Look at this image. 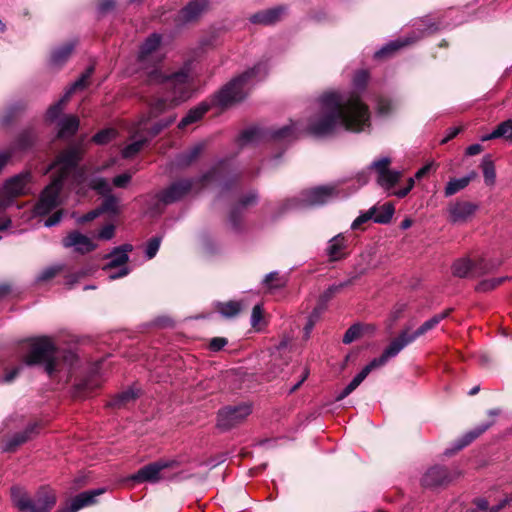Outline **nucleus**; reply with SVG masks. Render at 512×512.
<instances>
[{
	"label": "nucleus",
	"instance_id": "nucleus-1",
	"mask_svg": "<svg viewBox=\"0 0 512 512\" xmlns=\"http://www.w3.org/2000/svg\"><path fill=\"white\" fill-rule=\"evenodd\" d=\"M369 79L366 70H359L353 78L354 91L342 93L330 90L323 93L310 107L305 127L292 122L280 129L266 130L257 126L244 130L238 142L240 146L254 145L263 141H290L306 131L315 137H328L339 131L364 132L370 128L368 106L357 94L365 88Z\"/></svg>",
	"mask_w": 512,
	"mask_h": 512
},
{
	"label": "nucleus",
	"instance_id": "nucleus-2",
	"mask_svg": "<svg viewBox=\"0 0 512 512\" xmlns=\"http://www.w3.org/2000/svg\"><path fill=\"white\" fill-rule=\"evenodd\" d=\"M147 81L150 84L164 85L166 94L152 105L149 116L143 117L138 122L131 137L133 140L132 143L122 150V156L124 158H131L136 155L149 139L156 136L162 129L169 126L175 120V117H169L167 120L160 121L150 128L148 127V122L151 118L158 116L166 107L178 105L191 96L189 69L187 67L170 75L153 69L148 72Z\"/></svg>",
	"mask_w": 512,
	"mask_h": 512
},
{
	"label": "nucleus",
	"instance_id": "nucleus-3",
	"mask_svg": "<svg viewBox=\"0 0 512 512\" xmlns=\"http://www.w3.org/2000/svg\"><path fill=\"white\" fill-rule=\"evenodd\" d=\"M86 151L84 138L69 144L49 165L48 170H54L52 182L44 189L35 206L37 215H46L60 204V191L65 182L78 185L84 179L85 170L78 165Z\"/></svg>",
	"mask_w": 512,
	"mask_h": 512
},
{
	"label": "nucleus",
	"instance_id": "nucleus-4",
	"mask_svg": "<svg viewBox=\"0 0 512 512\" xmlns=\"http://www.w3.org/2000/svg\"><path fill=\"white\" fill-rule=\"evenodd\" d=\"M268 72L266 63H258L225 85L216 95L215 101L224 107L243 100L251 88Z\"/></svg>",
	"mask_w": 512,
	"mask_h": 512
},
{
	"label": "nucleus",
	"instance_id": "nucleus-5",
	"mask_svg": "<svg viewBox=\"0 0 512 512\" xmlns=\"http://www.w3.org/2000/svg\"><path fill=\"white\" fill-rule=\"evenodd\" d=\"M24 363L28 366L43 364L48 375L61 369L60 360L56 356V347L48 337H40L30 343L29 350L24 355Z\"/></svg>",
	"mask_w": 512,
	"mask_h": 512
},
{
	"label": "nucleus",
	"instance_id": "nucleus-6",
	"mask_svg": "<svg viewBox=\"0 0 512 512\" xmlns=\"http://www.w3.org/2000/svg\"><path fill=\"white\" fill-rule=\"evenodd\" d=\"M11 499L19 512H49L56 503L55 494L48 489H41L35 498L19 487L11 489Z\"/></svg>",
	"mask_w": 512,
	"mask_h": 512
},
{
	"label": "nucleus",
	"instance_id": "nucleus-7",
	"mask_svg": "<svg viewBox=\"0 0 512 512\" xmlns=\"http://www.w3.org/2000/svg\"><path fill=\"white\" fill-rule=\"evenodd\" d=\"M340 191L337 184L322 185L301 192L295 199L284 203V210L318 206L337 198Z\"/></svg>",
	"mask_w": 512,
	"mask_h": 512
},
{
	"label": "nucleus",
	"instance_id": "nucleus-8",
	"mask_svg": "<svg viewBox=\"0 0 512 512\" xmlns=\"http://www.w3.org/2000/svg\"><path fill=\"white\" fill-rule=\"evenodd\" d=\"M498 265L483 257H462L454 261L452 273L459 278H476L491 272Z\"/></svg>",
	"mask_w": 512,
	"mask_h": 512
},
{
	"label": "nucleus",
	"instance_id": "nucleus-9",
	"mask_svg": "<svg viewBox=\"0 0 512 512\" xmlns=\"http://www.w3.org/2000/svg\"><path fill=\"white\" fill-rule=\"evenodd\" d=\"M31 174L22 172L8 179L0 192V209L9 206L12 199L30 192Z\"/></svg>",
	"mask_w": 512,
	"mask_h": 512
},
{
	"label": "nucleus",
	"instance_id": "nucleus-10",
	"mask_svg": "<svg viewBox=\"0 0 512 512\" xmlns=\"http://www.w3.org/2000/svg\"><path fill=\"white\" fill-rule=\"evenodd\" d=\"M132 249L133 246L131 244H123L114 248L107 256L108 262L103 269L106 271L108 279L115 280L129 274L130 270L127 267L129 260L128 253L131 252Z\"/></svg>",
	"mask_w": 512,
	"mask_h": 512
},
{
	"label": "nucleus",
	"instance_id": "nucleus-11",
	"mask_svg": "<svg viewBox=\"0 0 512 512\" xmlns=\"http://www.w3.org/2000/svg\"><path fill=\"white\" fill-rule=\"evenodd\" d=\"M391 159L388 156H383L374 160L368 167L373 170L377 175V183L385 190L392 189L400 180L402 173L397 170L389 169Z\"/></svg>",
	"mask_w": 512,
	"mask_h": 512
},
{
	"label": "nucleus",
	"instance_id": "nucleus-12",
	"mask_svg": "<svg viewBox=\"0 0 512 512\" xmlns=\"http://www.w3.org/2000/svg\"><path fill=\"white\" fill-rule=\"evenodd\" d=\"M162 43V36L158 33L151 34L142 43L138 53V63L142 68L154 67L162 60L159 48Z\"/></svg>",
	"mask_w": 512,
	"mask_h": 512
},
{
	"label": "nucleus",
	"instance_id": "nucleus-13",
	"mask_svg": "<svg viewBox=\"0 0 512 512\" xmlns=\"http://www.w3.org/2000/svg\"><path fill=\"white\" fill-rule=\"evenodd\" d=\"M94 72V67L89 66L85 72L81 74V76L70 85V87L65 91L63 97L54 105H52L46 114V117L49 121H55L62 113L65 103L69 100L71 95L77 91L82 90L87 87L90 77Z\"/></svg>",
	"mask_w": 512,
	"mask_h": 512
},
{
	"label": "nucleus",
	"instance_id": "nucleus-14",
	"mask_svg": "<svg viewBox=\"0 0 512 512\" xmlns=\"http://www.w3.org/2000/svg\"><path fill=\"white\" fill-rule=\"evenodd\" d=\"M251 412V406L247 403L225 407L218 412L217 425L223 430H229L241 423Z\"/></svg>",
	"mask_w": 512,
	"mask_h": 512
},
{
	"label": "nucleus",
	"instance_id": "nucleus-15",
	"mask_svg": "<svg viewBox=\"0 0 512 512\" xmlns=\"http://www.w3.org/2000/svg\"><path fill=\"white\" fill-rule=\"evenodd\" d=\"M449 313L450 310H446L444 312L434 315L429 320L425 321L416 331H414L411 334L408 333V330H403L397 337L398 340L401 342V344H403V347L405 348L407 345L414 342L420 336L434 329L442 320L449 316Z\"/></svg>",
	"mask_w": 512,
	"mask_h": 512
},
{
	"label": "nucleus",
	"instance_id": "nucleus-16",
	"mask_svg": "<svg viewBox=\"0 0 512 512\" xmlns=\"http://www.w3.org/2000/svg\"><path fill=\"white\" fill-rule=\"evenodd\" d=\"M172 461H157L145 465L131 476V480L138 483L151 482L156 483L160 480V473L162 470L172 466Z\"/></svg>",
	"mask_w": 512,
	"mask_h": 512
},
{
	"label": "nucleus",
	"instance_id": "nucleus-17",
	"mask_svg": "<svg viewBox=\"0 0 512 512\" xmlns=\"http://www.w3.org/2000/svg\"><path fill=\"white\" fill-rule=\"evenodd\" d=\"M63 246L66 248H73L78 253H88L93 251L97 245L88 236L80 233L79 231L70 232L63 240Z\"/></svg>",
	"mask_w": 512,
	"mask_h": 512
},
{
	"label": "nucleus",
	"instance_id": "nucleus-18",
	"mask_svg": "<svg viewBox=\"0 0 512 512\" xmlns=\"http://www.w3.org/2000/svg\"><path fill=\"white\" fill-rule=\"evenodd\" d=\"M208 0H192L177 13V25H185L196 20L207 8Z\"/></svg>",
	"mask_w": 512,
	"mask_h": 512
},
{
	"label": "nucleus",
	"instance_id": "nucleus-19",
	"mask_svg": "<svg viewBox=\"0 0 512 512\" xmlns=\"http://www.w3.org/2000/svg\"><path fill=\"white\" fill-rule=\"evenodd\" d=\"M192 184L189 179L175 182L159 194V199L165 204L178 201L191 190Z\"/></svg>",
	"mask_w": 512,
	"mask_h": 512
},
{
	"label": "nucleus",
	"instance_id": "nucleus-20",
	"mask_svg": "<svg viewBox=\"0 0 512 512\" xmlns=\"http://www.w3.org/2000/svg\"><path fill=\"white\" fill-rule=\"evenodd\" d=\"M402 349H404L403 344L398 338H395L384 349L380 357L371 360L363 369L369 374L371 371L384 366L389 359L396 357Z\"/></svg>",
	"mask_w": 512,
	"mask_h": 512
},
{
	"label": "nucleus",
	"instance_id": "nucleus-21",
	"mask_svg": "<svg viewBox=\"0 0 512 512\" xmlns=\"http://www.w3.org/2000/svg\"><path fill=\"white\" fill-rule=\"evenodd\" d=\"M40 426L37 422L30 423L22 432H17L9 437L4 445L3 451L10 452L15 450L18 446L31 439L34 435L38 434Z\"/></svg>",
	"mask_w": 512,
	"mask_h": 512
},
{
	"label": "nucleus",
	"instance_id": "nucleus-22",
	"mask_svg": "<svg viewBox=\"0 0 512 512\" xmlns=\"http://www.w3.org/2000/svg\"><path fill=\"white\" fill-rule=\"evenodd\" d=\"M40 426L37 422L30 423L22 432H17L9 437L4 445L3 451L10 452L15 450L18 446L31 439L34 435L38 434Z\"/></svg>",
	"mask_w": 512,
	"mask_h": 512
},
{
	"label": "nucleus",
	"instance_id": "nucleus-23",
	"mask_svg": "<svg viewBox=\"0 0 512 512\" xmlns=\"http://www.w3.org/2000/svg\"><path fill=\"white\" fill-rule=\"evenodd\" d=\"M451 480L447 470L441 466L429 468L422 477V485L425 487H436L448 483Z\"/></svg>",
	"mask_w": 512,
	"mask_h": 512
},
{
	"label": "nucleus",
	"instance_id": "nucleus-24",
	"mask_svg": "<svg viewBox=\"0 0 512 512\" xmlns=\"http://www.w3.org/2000/svg\"><path fill=\"white\" fill-rule=\"evenodd\" d=\"M285 14V8L277 6L253 14L250 21L254 24L272 25L278 22Z\"/></svg>",
	"mask_w": 512,
	"mask_h": 512
},
{
	"label": "nucleus",
	"instance_id": "nucleus-25",
	"mask_svg": "<svg viewBox=\"0 0 512 512\" xmlns=\"http://www.w3.org/2000/svg\"><path fill=\"white\" fill-rule=\"evenodd\" d=\"M477 206L470 202H457L449 207L450 219L454 223L464 222L473 215Z\"/></svg>",
	"mask_w": 512,
	"mask_h": 512
},
{
	"label": "nucleus",
	"instance_id": "nucleus-26",
	"mask_svg": "<svg viewBox=\"0 0 512 512\" xmlns=\"http://www.w3.org/2000/svg\"><path fill=\"white\" fill-rule=\"evenodd\" d=\"M347 247L346 239L343 234H338L331 238L326 248V253L330 261H338L346 256L345 249Z\"/></svg>",
	"mask_w": 512,
	"mask_h": 512
},
{
	"label": "nucleus",
	"instance_id": "nucleus-27",
	"mask_svg": "<svg viewBox=\"0 0 512 512\" xmlns=\"http://www.w3.org/2000/svg\"><path fill=\"white\" fill-rule=\"evenodd\" d=\"M75 44V41H69L54 49L50 56V64L54 67L62 66L71 56Z\"/></svg>",
	"mask_w": 512,
	"mask_h": 512
},
{
	"label": "nucleus",
	"instance_id": "nucleus-28",
	"mask_svg": "<svg viewBox=\"0 0 512 512\" xmlns=\"http://www.w3.org/2000/svg\"><path fill=\"white\" fill-rule=\"evenodd\" d=\"M476 176H477V173L475 171H472L464 177L451 179L445 186V189H444L445 196L450 197V196L458 193L459 191L463 190L464 188H466L469 185V183L473 179L476 178Z\"/></svg>",
	"mask_w": 512,
	"mask_h": 512
},
{
	"label": "nucleus",
	"instance_id": "nucleus-29",
	"mask_svg": "<svg viewBox=\"0 0 512 512\" xmlns=\"http://www.w3.org/2000/svg\"><path fill=\"white\" fill-rule=\"evenodd\" d=\"M58 127L59 138H70L79 128V119L74 115L65 116L58 122Z\"/></svg>",
	"mask_w": 512,
	"mask_h": 512
},
{
	"label": "nucleus",
	"instance_id": "nucleus-30",
	"mask_svg": "<svg viewBox=\"0 0 512 512\" xmlns=\"http://www.w3.org/2000/svg\"><path fill=\"white\" fill-rule=\"evenodd\" d=\"M420 37L421 36L407 37L405 39H397V40L391 41V42L387 43L385 46H383L380 50L376 51L374 54V57L381 58L384 56H388V55L392 54L393 52L399 50L400 48L414 43Z\"/></svg>",
	"mask_w": 512,
	"mask_h": 512
},
{
	"label": "nucleus",
	"instance_id": "nucleus-31",
	"mask_svg": "<svg viewBox=\"0 0 512 512\" xmlns=\"http://www.w3.org/2000/svg\"><path fill=\"white\" fill-rule=\"evenodd\" d=\"M491 426V422L483 423L468 431L455 443V451H459L473 442Z\"/></svg>",
	"mask_w": 512,
	"mask_h": 512
},
{
	"label": "nucleus",
	"instance_id": "nucleus-32",
	"mask_svg": "<svg viewBox=\"0 0 512 512\" xmlns=\"http://www.w3.org/2000/svg\"><path fill=\"white\" fill-rule=\"evenodd\" d=\"M371 209H375L374 215L372 217L373 221L375 223H380V224L389 223L394 215V212H395V208L392 203H385L379 207L374 206Z\"/></svg>",
	"mask_w": 512,
	"mask_h": 512
},
{
	"label": "nucleus",
	"instance_id": "nucleus-33",
	"mask_svg": "<svg viewBox=\"0 0 512 512\" xmlns=\"http://www.w3.org/2000/svg\"><path fill=\"white\" fill-rule=\"evenodd\" d=\"M208 104H200L199 106L191 109L186 116L180 121L179 128H185L186 126L197 122L202 116L208 111Z\"/></svg>",
	"mask_w": 512,
	"mask_h": 512
},
{
	"label": "nucleus",
	"instance_id": "nucleus-34",
	"mask_svg": "<svg viewBox=\"0 0 512 512\" xmlns=\"http://www.w3.org/2000/svg\"><path fill=\"white\" fill-rule=\"evenodd\" d=\"M512 138V120L508 119L501 122L490 134L482 137V141L496 138Z\"/></svg>",
	"mask_w": 512,
	"mask_h": 512
},
{
	"label": "nucleus",
	"instance_id": "nucleus-35",
	"mask_svg": "<svg viewBox=\"0 0 512 512\" xmlns=\"http://www.w3.org/2000/svg\"><path fill=\"white\" fill-rule=\"evenodd\" d=\"M138 397V391L134 388H129L119 394H117L109 403L110 406L116 408H122L128 405L129 403L135 401Z\"/></svg>",
	"mask_w": 512,
	"mask_h": 512
},
{
	"label": "nucleus",
	"instance_id": "nucleus-36",
	"mask_svg": "<svg viewBox=\"0 0 512 512\" xmlns=\"http://www.w3.org/2000/svg\"><path fill=\"white\" fill-rule=\"evenodd\" d=\"M353 282V279H349L346 281H343L338 284L330 285L319 297V303L320 305H323L324 308H326L327 303L333 298V296L340 292L343 288L351 285Z\"/></svg>",
	"mask_w": 512,
	"mask_h": 512
},
{
	"label": "nucleus",
	"instance_id": "nucleus-37",
	"mask_svg": "<svg viewBox=\"0 0 512 512\" xmlns=\"http://www.w3.org/2000/svg\"><path fill=\"white\" fill-rule=\"evenodd\" d=\"M203 150V144H197L190 150L179 154L176 158L178 166H188L195 161Z\"/></svg>",
	"mask_w": 512,
	"mask_h": 512
},
{
	"label": "nucleus",
	"instance_id": "nucleus-38",
	"mask_svg": "<svg viewBox=\"0 0 512 512\" xmlns=\"http://www.w3.org/2000/svg\"><path fill=\"white\" fill-rule=\"evenodd\" d=\"M262 284L268 290H276L285 286L286 278L280 275L279 272L272 271L264 277Z\"/></svg>",
	"mask_w": 512,
	"mask_h": 512
},
{
	"label": "nucleus",
	"instance_id": "nucleus-39",
	"mask_svg": "<svg viewBox=\"0 0 512 512\" xmlns=\"http://www.w3.org/2000/svg\"><path fill=\"white\" fill-rule=\"evenodd\" d=\"M242 302L241 301H228L226 303H218L217 309L221 315L224 317H234L240 313L242 310Z\"/></svg>",
	"mask_w": 512,
	"mask_h": 512
},
{
	"label": "nucleus",
	"instance_id": "nucleus-40",
	"mask_svg": "<svg viewBox=\"0 0 512 512\" xmlns=\"http://www.w3.org/2000/svg\"><path fill=\"white\" fill-rule=\"evenodd\" d=\"M481 167L485 183L489 186H492L495 183L496 173L494 163L489 155L483 157Z\"/></svg>",
	"mask_w": 512,
	"mask_h": 512
},
{
	"label": "nucleus",
	"instance_id": "nucleus-41",
	"mask_svg": "<svg viewBox=\"0 0 512 512\" xmlns=\"http://www.w3.org/2000/svg\"><path fill=\"white\" fill-rule=\"evenodd\" d=\"M369 374L362 369L351 382L343 389V391L336 397L337 401H341L350 395L368 376Z\"/></svg>",
	"mask_w": 512,
	"mask_h": 512
},
{
	"label": "nucleus",
	"instance_id": "nucleus-42",
	"mask_svg": "<svg viewBox=\"0 0 512 512\" xmlns=\"http://www.w3.org/2000/svg\"><path fill=\"white\" fill-rule=\"evenodd\" d=\"M369 374L362 369L351 382L343 389V391L336 397L337 401H341L350 395L368 376Z\"/></svg>",
	"mask_w": 512,
	"mask_h": 512
},
{
	"label": "nucleus",
	"instance_id": "nucleus-43",
	"mask_svg": "<svg viewBox=\"0 0 512 512\" xmlns=\"http://www.w3.org/2000/svg\"><path fill=\"white\" fill-rule=\"evenodd\" d=\"M369 374L362 369L351 382L343 389V391L336 397L337 401H341L350 395L368 376Z\"/></svg>",
	"mask_w": 512,
	"mask_h": 512
},
{
	"label": "nucleus",
	"instance_id": "nucleus-44",
	"mask_svg": "<svg viewBox=\"0 0 512 512\" xmlns=\"http://www.w3.org/2000/svg\"><path fill=\"white\" fill-rule=\"evenodd\" d=\"M369 374L362 369L351 382L343 389V391L336 397L337 401H341L350 395L368 376Z\"/></svg>",
	"mask_w": 512,
	"mask_h": 512
},
{
	"label": "nucleus",
	"instance_id": "nucleus-45",
	"mask_svg": "<svg viewBox=\"0 0 512 512\" xmlns=\"http://www.w3.org/2000/svg\"><path fill=\"white\" fill-rule=\"evenodd\" d=\"M98 209L100 210V214L104 212L115 214L118 211V199L112 194L106 195Z\"/></svg>",
	"mask_w": 512,
	"mask_h": 512
},
{
	"label": "nucleus",
	"instance_id": "nucleus-46",
	"mask_svg": "<svg viewBox=\"0 0 512 512\" xmlns=\"http://www.w3.org/2000/svg\"><path fill=\"white\" fill-rule=\"evenodd\" d=\"M92 189L96 190L99 194L106 196L111 194V186L108 180L102 177L93 178L90 182Z\"/></svg>",
	"mask_w": 512,
	"mask_h": 512
},
{
	"label": "nucleus",
	"instance_id": "nucleus-47",
	"mask_svg": "<svg viewBox=\"0 0 512 512\" xmlns=\"http://www.w3.org/2000/svg\"><path fill=\"white\" fill-rule=\"evenodd\" d=\"M63 269L62 265H53L44 268L36 277L37 282H46L54 278Z\"/></svg>",
	"mask_w": 512,
	"mask_h": 512
},
{
	"label": "nucleus",
	"instance_id": "nucleus-48",
	"mask_svg": "<svg viewBox=\"0 0 512 512\" xmlns=\"http://www.w3.org/2000/svg\"><path fill=\"white\" fill-rule=\"evenodd\" d=\"M116 136V131L114 129H104L98 133H96L92 137V141L98 145H104L114 139Z\"/></svg>",
	"mask_w": 512,
	"mask_h": 512
},
{
	"label": "nucleus",
	"instance_id": "nucleus-49",
	"mask_svg": "<svg viewBox=\"0 0 512 512\" xmlns=\"http://www.w3.org/2000/svg\"><path fill=\"white\" fill-rule=\"evenodd\" d=\"M161 240L159 236L152 237L148 240L145 246V256L147 259L150 260L156 256L160 248Z\"/></svg>",
	"mask_w": 512,
	"mask_h": 512
},
{
	"label": "nucleus",
	"instance_id": "nucleus-50",
	"mask_svg": "<svg viewBox=\"0 0 512 512\" xmlns=\"http://www.w3.org/2000/svg\"><path fill=\"white\" fill-rule=\"evenodd\" d=\"M394 108H395V104L391 100L384 98V97L378 98L377 103H376V110H377L378 115L386 116L391 111H393Z\"/></svg>",
	"mask_w": 512,
	"mask_h": 512
},
{
	"label": "nucleus",
	"instance_id": "nucleus-51",
	"mask_svg": "<svg viewBox=\"0 0 512 512\" xmlns=\"http://www.w3.org/2000/svg\"><path fill=\"white\" fill-rule=\"evenodd\" d=\"M104 492H105V489L98 488V489H94V490L84 491L78 495L81 498V501L83 502L84 506L86 507V506H89V505L95 503L96 497L103 494Z\"/></svg>",
	"mask_w": 512,
	"mask_h": 512
},
{
	"label": "nucleus",
	"instance_id": "nucleus-52",
	"mask_svg": "<svg viewBox=\"0 0 512 512\" xmlns=\"http://www.w3.org/2000/svg\"><path fill=\"white\" fill-rule=\"evenodd\" d=\"M505 278H493L488 280H483L477 285V290L480 292H487L493 290L497 286H499Z\"/></svg>",
	"mask_w": 512,
	"mask_h": 512
},
{
	"label": "nucleus",
	"instance_id": "nucleus-53",
	"mask_svg": "<svg viewBox=\"0 0 512 512\" xmlns=\"http://www.w3.org/2000/svg\"><path fill=\"white\" fill-rule=\"evenodd\" d=\"M496 509V505L489 506V503L486 499H477L475 501V508L471 509L469 512H499L494 511Z\"/></svg>",
	"mask_w": 512,
	"mask_h": 512
},
{
	"label": "nucleus",
	"instance_id": "nucleus-54",
	"mask_svg": "<svg viewBox=\"0 0 512 512\" xmlns=\"http://www.w3.org/2000/svg\"><path fill=\"white\" fill-rule=\"evenodd\" d=\"M375 209H369L367 212L360 214L351 224V229L356 230L367 221L371 220Z\"/></svg>",
	"mask_w": 512,
	"mask_h": 512
},
{
	"label": "nucleus",
	"instance_id": "nucleus-55",
	"mask_svg": "<svg viewBox=\"0 0 512 512\" xmlns=\"http://www.w3.org/2000/svg\"><path fill=\"white\" fill-rule=\"evenodd\" d=\"M360 336V327L358 325L351 326L343 336V342L349 344Z\"/></svg>",
	"mask_w": 512,
	"mask_h": 512
},
{
	"label": "nucleus",
	"instance_id": "nucleus-56",
	"mask_svg": "<svg viewBox=\"0 0 512 512\" xmlns=\"http://www.w3.org/2000/svg\"><path fill=\"white\" fill-rule=\"evenodd\" d=\"M263 317V310L261 305L257 304L253 307L251 313V326L253 328L257 327Z\"/></svg>",
	"mask_w": 512,
	"mask_h": 512
},
{
	"label": "nucleus",
	"instance_id": "nucleus-57",
	"mask_svg": "<svg viewBox=\"0 0 512 512\" xmlns=\"http://www.w3.org/2000/svg\"><path fill=\"white\" fill-rule=\"evenodd\" d=\"M115 226L113 224L105 225L98 233V238L102 240H110L113 238Z\"/></svg>",
	"mask_w": 512,
	"mask_h": 512
},
{
	"label": "nucleus",
	"instance_id": "nucleus-58",
	"mask_svg": "<svg viewBox=\"0 0 512 512\" xmlns=\"http://www.w3.org/2000/svg\"><path fill=\"white\" fill-rule=\"evenodd\" d=\"M131 177L132 176L129 173L120 174L113 178V184L116 187L124 188L129 184Z\"/></svg>",
	"mask_w": 512,
	"mask_h": 512
},
{
	"label": "nucleus",
	"instance_id": "nucleus-59",
	"mask_svg": "<svg viewBox=\"0 0 512 512\" xmlns=\"http://www.w3.org/2000/svg\"><path fill=\"white\" fill-rule=\"evenodd\" d=\"M414 26L416 27L417 31L421 33V36H423L425 33L432 32L435 29L433 24L428 25L423 19L417 20L414 23Z\"/></svg>",
	"mask_w": 512,
	"mask_h": 512
},
{
	"label": "nucleus",
	"instance_id": "nucleus-60",
	"mask_svg": "<svg viewBox=\"0 0 512 512\" xmlns=\"http://www.w3.org/2000/svg\"><path fill=\"white\" fill-rule=\"evenodd\" d=\"M84 507L85 506H84L83 502L81 501V498L79 497V495H76L72 499L69 507L66 508L63 512H77Z\"/></svg>",
	"mask_w": 512,
	"mask_h": 512
},
{
	"label": "nucleus",
	"instance_id": "nucleus-61",
	"mask_svg": "<svg viewBox=\"0 0 512 512\" xmlns=\"http://www.w3.org/2000/svg\"><path fill=\"white\" fill-rule=\"evenodd\" d=\"M258 201V195L255 191H250L244 198L240 201L241 207H247L249 205L255 204Z\"/></svg>",
	"mask_w": 512,
	"mask_h": 512
},
{
	"label": "nucleus",
	"instance_id": "nucleus-62",
	"mask_svg": "<svg viewBox=\"0 0 512 512\" xmlns=\"http://www.w3.org/2000/svg\"><path fill=\"white\" fill-rule=\"evenodd\" d=\"M326 308H324L323 305H320L318 304L314 309L313 311L310 313L309 317H308V321L311 322V323H314L316 324L318 322V320L320 319L322 313L324 312Z\"/></svg>",
	"mask_w": 512,
	"mask_h": 512
},
{
	"label": "nucleus",
	"instance_id": "nucleus-63",
	"mask_svg": "<svg viewBox=\"0 0 512 512\" xmlns=\"http://www.w3.org/2000/svg\"><path fill=\"white\" fill-rule=\"evenodd\" d=\"M62 215H63L62 211L55 212L48 219L45 220L44 226L49 228V227L57 225L61 221Z\"/></svg>",
	"mask_w": 512,
	"mask_h": 512
},
{
	"label": "nucleus",
	"instance_id": "nucleus-64",
	"mask_svg": "<svg viewBox=\"0 0 512 512\" xmlns=\"http://www.w3.org/2000/svg\"><path fill=\"white\" fill-rule=\"evenodd\" d=\"M227 344V340L225 338L216 337L213 338L210 342V349L213 351L221 350Z\"/></svg>",
	"mask_w": 512,
	"mask_h": 512
}]
</instances>
